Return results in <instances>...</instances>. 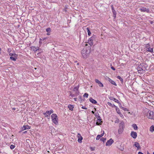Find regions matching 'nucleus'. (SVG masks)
I'll return each mask as SVG.
<instances>
[{"mask_svg": "<svg viewBox=\"0 0 154 154\" xmlns=\"http://www.w3.org/2000/svg\"><path fill=\"white\" fill-rule=\"evenodd\" d=\"M148 67L147 64L144 63H142L139 65L137 68V71L140 73H144Z\"/></svg>", "mask_w": 154, "mask_h": 154, "instance_id": "1", "label": "nucleus"}, {"mask_svg": "<svg viewBox=\"0 0 154 154\" xmlns=\"http://www.w3.org/2000/svg\"><path fill=\"white\" fill-rule=\"evenodd\" d=\"M91 47H88L86 49H83L82 50L81 53L84 58H86L91 52Z\"/></svg>", "mask_w": 154, "mask_h": 154, "instance_id": "2", "label": "nucleus"}, {"mask_svg": "<svg viewBox=\"0 0 154 154\" xmlns=\"http://www.w3.org/2000/svg\"><path fill=\"white\" fill-rule=\"evenodd\" d=\"M125 128V123L123 121H120L119 126V128L118 130V133L119 134H121L124 130Z\"/></svg>", "mask_w": 154, "mask_h": 154, "instance_id": "3", "label": "nucleus"}, {"mask_svg": "<svg viewBox=\"0 0 154 154\" xmlns=\"http://www.w3.org/2000/svg\"><path fill=\"white\" fill-rule=\"evenodd\" d=\"M96 36L95 35H93L88 40V43L91 46L92 45L93 42L96 41Z\"/></svg>", "mask_w": 154, "mask_h": 154, "instance_id": "4", "label": "nucleus"}, {"mask_svg": "<svg viewBox=\"0 0 154 154\" xmlns=\"http://www.w3.org/2000/svg\"><path fill=\"white\" fill-rule=\"evenodd\" d=\"M52 120L53 123L56 125H57L58 123V119L57 116L56 114H53L51 116Z\"/></svg>", "mask_w": 154, "mask_h": 154, "instance_id": "5", "label": "nucleus"}, {"mask_svg": "<svg viewBox=\"0 0 154 154\" xmlns=\"http://www.w3.org/2000/svg\"><path fill=\"white\" fill-rule=\"evenodd\" d=\"M146 116L148 118L154 119V113L153 111L150 110L148 111Z\"/></svg>", "mask_w": 154, "mask_h": 154, "instance_id": "6", "label": "nucleus"}, {"mask_svg": "<svg viewBox=\"0 0 154 154\" xmlns=\"http://www.w3.org/2000/svg\"><path fill=\"white\" fill-rule=\"evenodd\" d=\"M139 10L141 12H146L149 13L150 12V10L148 8L144 7H141L139 8Z\"/></svg>", "mask_w": 154, "mask_h": 154, "instance_id": "7", "label": "nucleus"}, {"mask_svg": "<svg viewBox=\"0 0 154 154\" xmlns=\"http://www.w3.org/2000/svg\"><path fill=\"white\" fill-rule=\"evenodd\" d=\"M31 127L28 125H24L21 128V130L19 132V133H20V132L23 131L24 130L28 129H29Z\"/></svg>", "mask_w": 154, "mask_h": 154, "instance_id": "8", "label": "nucleus"}, {"mask_svg": "<svg viewBox=\"0 0 154 154\" xmlns=\"http://www.w3.org/2000/svg\"><path fill=\"white\" fill-rule=\"evenodd\" d=\"M114 141L112 138H110L109 140H108L106 143V146H110L113 143Z\"/></svg>", "mask_w": 154, "mask_h": 154, "instance_id": "9", "label": "nucleus"}, {"mask_svg": "<svg viewBox=\"0 0 154 154\" xmlns=\"http://www.w3.org/2000/svg\"><path fill=\"white\" fill-rule=\"evenodd\" d=\"M131 136L134 139H135L137 137V133L136 132L131 131Z\"/></svg>", "mask_w": 154, "mask_h": 154, "instance_id": "10", "label": "nucleus"}, {"mask_svg": "<svg viewBox=\"0 0 154 154\" xmlns=\"http://www.w3.org/2000/svg\"><path fill=\"white\" fill-rule=\"evenodd\" d=\"M77 137L78 138V141L79 143H81L82 142V140L83 139V138L80 133H78V134Z\"/></svg>", "mask_w": 154, "mask_h": 154, "instance_id": "11", "label": "nucleus"}, {"mask_svg": "<svg viewBox=\"0 0 154 154\" xmlns=\"http://www.w3.org/2000/svg\"><path fill=\"white\" fill-rule=\"evenodd\" d=\"M134 146L136 148H137V149L138 150L140 149L141 147L139 144V143L137 142H135L134 143Z\"/></svg>", "mask_w": 154, "mask_h": 154, "instance_id": "12", "label": "nucleus"}, {"mask_svg": "<svg viewBox=\"0 0 154 154\" xmlns=\"http://www.w3.org/2000/svg\"><path fill=\"white\" fill-rule=\"evenodd\" d=\"M108 80L109 81V82L112 84L115 85V86H117V85L116 83L113 80L109 78H108Z\"/></svg>", "mask_w": 154, "mask_h": 154, "instance_id": "13", "label": "nucleus"}, {"mask_svg": "<svg viewBox=\"0 0 154 154\" xmlns=\"http://www.w3.org/2000/svg\"><path fill=\"white\" fill-rule=\"evenodd\" d=\"M109 99L111 100L114 101L115 102L117 103H119V101L118 100L112 97H109Z\"/></svg>", "mask_w": 154, "mask_h": 154, "instance_id": "14", "label": "nucleus"}, {"mask_svg": "<svg viewBox=\"0 0 154 154\" xmlns=\"http://www.w3.org/2000/svg\"><path fill=\"white\" fill-rule=\"evenodd\" d=\"M102 122V121H101V119H98L97 120V121L96 123V124L97 125H101V123Z\"/></svg>", "mask_w": 154, "mask_h": 154, "instance_id": "15", "label": "nucleus"}, {"mask_svg": "<svg viewBox=\"0 0 154 154\" xmlns=\"http://www.w3.org/2000/svg\"><path fill=\"white\" fill-rule=\"evenodd\" d=\"M89 100H90V102H91L92 103H93L94 104H96L97 103V101L96 100L92 98H90L89 99Z\"/></svg>", "mask_w": 154, "mask_h": 154, "instance_id": "16", "label": "nucleus"}, {"mask_svg": "<svg viewBox=\"0 0 154 154\" xmlns=\"http://www.w3.org/2000/svg\"><path fill=\"white\" fill-rule=\"evenodd\" d=\"M43 114L45 117H47L51 115L49 111L48 110L46 111Z\"/></svg>", "mask_w": 154, "mask_h": 154, "instance_id": "17", "label": "nucleus"}, {"mask_svg": "<svg viewBox=\"0 0 154 154\" xmlns=\"http://www.w3.org/2000/svg\"><path fill=\"white\" fill-rule=\"evenodd\" d=\"M79 85H78L77 86L75 87L73 89V91L74 92L77 91H79Z\"/></svg>", "mask_w": 154, "mask_h": 154, "instance_id": "18", "label": "nucleus"}, {"mask_svg": "<svg viewBox=\"0 0 154 154\" xmlns=\"http://www.w3.org/2000/svg\"><path fill=\"white\" fill-rule=\"evenodd\" d=\"M68 107L69 108V109L71 111H72L73 110L74 106L73 105H71V104H69L68 105Z\"/></svg>", "mask_w": 154, "mask_h": 154, "instance_id": "19", "label": "nucleus"}, {"mask_svg": "<svg viewBox=\"0 0 154 154\" xmlns=\"http://www.w3.org/2000/svg\"><path fill=\"white\" fill-rule=\"evenodd\" d=\"M10 58L12 60L15 61L17 59V57H11Z\"/></svg>", "mask_w": 154, "mask_h": 154, "instance_id": "20", "label": "nucleus"}, {"mask_svg": "<svg viewBox=\"0 0 154 154\" xmlns=\"http://www.w3.org/2000/svg\"><path fill=\"white\" fill-rule=\"evenodd\" d=\"M31 48L34 51H36L38 49V48H36L35 47L33 46H31Z\"/></svg>", "mask_w": 154, "mask_h": 154, "instance_id": "21", "label": "nucleus"}, {"mask_svg": "<svg viewBox=\"0 0 154 154\" xmlns=\"http://www.w3.org/2000/svg\"><path fill=\"white\" fill-rule=\"evenodd\" d=\"M146 50L147 51L150 52H153V48H151L150 47L149 48H147L146 49Z\"/></svg>", "mask_w": 154, "mask_h": 154, "instance_id": "22", "label": "nucleus"}, {"mask_svg": "<svg viewBox=\"0 0 154 154\" xmlns=\"http://www.w3.org/2000/svg\"><path fill=\"white\" fill-rule=\"evenodd\" d=\"M132 126L135 130H136L137 129V126L136 124H133L132 125Z\"/></svg>", "mask_w": 154, "mask_h": 154, "instance_id": "23", "label": "nucleus"}, {"mask_svg": "<svg viewBox=\"0 0 154 154\" xmlns=\"http://www.w3.org/2000/svg\"><path fill=\"white\" fill-rule=\"evenodd\" d=\"M94 115L96 117L97 119H100V117L99 116V113H98V112H96L94 114Z\"/></svg>", "mask_w": 154, "mask_h": 154, "instance_id": "24", "label": "nucleus"}, {"mask_svg": "<svg viewBox=\"0 0 154 154\" xmlns=\"http://www.w3.org/2000/svg\"><path fill=\"white\" fill-rule=\"evenodd\" d=\"M9 55L11 57H17V55L16 54L10 53H9Z\"/></svg>", "mask_w": 154, "mask_h": 154, "instance_id": "25", "label": "nucleus"}, {"mask_svg": "<svg viewBox=\"0 0 154 154\" xmlns=\"http://www.w3.org/2000/svg\"><path fill=\"white\" fill-rule=\"evenodd\" d=\"M107 104L110 106L113 107H116V106L114 104H112L110 103H109V102H107Z\"/></svg>", "mask_w": 154, "mask_h": 154, "instance_id": "26", "label": "nucleus"}, {"mask_svg": "<svg viewBox=\"0 0 154 154\" xmlns=\"http://www.w3.org/2000/svg\"><path fill=\"white\" fill-rule=\"evenodd\" d=\"M117 78V79L120 80L122 83H123V80L122 77H121L120 76H118Z\"/></svg>", "mask_w": 154, "mask_h": 154, "instance_id": "27", "label": "nucleus"}, {"mask_svg": "<svg viewBox=\"0 0 154 154\" xmlns=\"http://www.w3.org/2000/svg\"><path fill=\"white\" fill-rule=\"evenodd\" d=\"M150 131L151 132H153L154 131V126L153 125L151 126L150 128Z\"/></svg>", "mask_w": 154, "mask_h": 154, "instance_id": "28", "label": "nucleus"}, {"mask_svg": "<svg viewBox=\"0 0 154 154\" xmlns=\"http://www.w3.org/2000/svg\"><path fill=\"white\" fill-rule=\"evenodd\" d=\"M115 108H116V112L118 114H119V113H121V112H120L119 109V108H118V107L117 106H116Z\"/></svg>", "mask_w": 154, "mask_h": 154, "instance_id": "29", "label": "nucleus"}, {"mask_svg": "<svg viewBox=\"0 0 154 154\" xmlns=\"http://www.w3.org/2000/svg\"><path fill=\"white\" fill-rule=\"evenodd\" d=\"M112 11L113 14V16L115 18L116 17V11L115 10H113Z\"/></svg>", "mask_w": 154, "mask_h": 154, "instance_id": "30", "label": "nucleus"}, {"mask_svg": "<svg viewBox=\"0 0 154 154\" xmlns=\"http://www.w3.org/2000/svg\"><path fill=\"white\" fill-rule=\"evenodd\" d=\"M87 32H88V35L89 36L91 34V32L90 31L89 28L88 27H87Z\"/></svg>", "mask_w": 154, "mask_h": 154, "instance_id": "31", "label": "nucleus"}, {"mask_svg": "<svg viewBox=\"0 0 154 154\" xmlns=\"http://www.w3.org/2000/svg\"><path fill=\"white\" fill-rule=\"evenodd\" d=\"M69 96L72 97H76V95L74 94H72L71 92L70 93V95Z\"/></svg>", "mask_w": 154, "mask_h": 154, "instance_id": "32", "label": "nucleus"}, {"mask_svg": "<svg viewBox=\"0 0 154 154\" xmlns=\"http://www.w3.org/2000/svg\"><path fill=\"white\" fill-rule=\"evenodd\" d=\"M121 109H122L124 111H128V109L126 108L123 107H122V106Z\"/></svg>", "mask_w": 154, "mask_h": 154, "instance_id": "33", "label": "nucleus"}, {"mask_svg": "<svg viewBox=\"0 0 154 154\" xmlns=\"http://www.w3.org/2000/svg\"><path fill=\"white\" fill-rule=\"evenodd\" d=\"M98 85L100 87H103V84L101 82L98 84Z\"/></svg>", "mask_w": 154, "mask_h": 154, "instance_id": "34", "label": "nucleus"}, {"mask_svg": "<svg viewBox=\"0 0 154 154\" xmlns=\"http://www.w3.org/2000/svg\"><path fill=\"white\" fill-rule=\"evenodd\" d=\"M101 134H100V135L101 136V137H102L103 136V135H104V131L102 130L101 131Z\"/></svg>", "mask_w": 154, "mask_h": 154, "instance_id": "35", "label": "nucleus"}, {"mask_svg": "<svg viewBox=\"0 0 154 154\" xmlns=\"http://www.w3.org/2000/svg\"><path fill=\"white\" fill-rule=\"evenodd\" d=\"M145 47L146 48V49L150 47V45L149 43H148V44H147L145 45Z\"/></svg>", "mask_w": 154, "mask_h": 154, "instance_id": "36", "label": "nucleus"}, {"mask_svg": "<svg viewBox=\"0 0 154 154\" xmlns=\"http://www.w3.org/2000/svg\"><path fill=\"white\" fill-rule=\"evenodd\" d=\"M100 140L103 142H105L106 140V138L103 137H102L100 139Z\"/></svg>", "mask_w": 154, "mask_h": 154, "instance_id": "37", "label": "nucleus"}, {"mask_svg": "<svg viewBox=\"0 0 154 154\" xmlns=\"http://www.w3.org/2000/svg\"><path fill=\"white\" fill-rule=\"evenodd\" d=\"M51 28L49 27L47 28L46 29V31L47 32H50L51 31Z\"/></svg>", "mask_w": 154, "mask_h": 154, "instance_id": "38", "label": "nucleus"}, {"mask_svg": "<svg viewBox=\"0 0 154 154\" xmlns=\"http://www.w3.org/2000/svg\"><path fill=\"white\" fill-rule=\"evenodd\" d=\"M88 96V93H85L83 95V97H87V98Z\"/></svg>", "mask_w": 154, "mask_h": 154, "instance_id": "39", "label": "nucleus"}, {"mask_svg": "<svg viewBox=\"0 0 154 154\" xmlns=\"http://www.w3.org/2000/svg\"><path fill=\"white\" fill-rule=\"evenodd\" d=\"M100 137H101L100 136V134L98 135L96 137V140H99Z\"/></svg>", "mask_w": 154, "mask_h": 154, "instance_id": "40", "label": "nucleus"}, {"mask_svg": "<svg viewBox=\"0 0 154 154\" xmlns=\"http://www.w3.org/2000/svg\"><path fill=\"white\" fill-rule=\"evenodd\" d=\"M75 94L76 95V96H77L79 94V91H77L75 92Z\"/></svg>", "mask_w": 154, "mask_h": 154, "instance_id": "41", "label": "nucleus"}, {"mask_svg": "<svg viewBox=\"0 0 154 154\" xmlns=\"http://www.w3.org/2000/svg\"><path fill=\"white\" fill-rule=\"evenodd\" d=\"M15 147V146L14 145L12 144L10 146V148L11 149H13Z\"/></svg>", "mask_w": 154, "mask_h": 154, "instance_id": "42", "label": "nucleus"}, {"mask_svg": "<svg viewBox=\"0 0 154 154\" xmlns=\"http://www.w3.org/2000/svg\"><path fill=\"white\" fill-rule=\"evenodd\" d=\"M11 51V49L10 48L8 49L7 51L9 53V54L11 53L10 52Z\"/></svg>", "mask_w": 154, "mask_h": 154, "instance_id": "43", "label": "nucleus"}, {"mask_svg": "<svg viewBox=\"0 0 154 154\" xmlns=\"http://www.w3.org/2000/svg\"><path fill=\"white\" fill-rule=\"evenodd\" d=\"M95 82L96 83H97L98 84H99L100 82V81H99L98 79H96L95 80Z\"/></svg>", "mask_w": 154, "mask_h": 154, "instance_id": "44", "label": "nucleus"}, {"mask_svg": "<svg viewBox=\"0 0 154 154\" xmlns=\"http://www.w3.org/2000/svg\"><path fill=\"white\" fill-rule=\"evenodd\" d=\"M119 115L122 118H123V115L121 113H119Z\"/></svg>", "mask_w": 154, "mask_h": 154, "instance_id": "45", "label": "nucleus"}, {"mask_svg": "<svg viewBox=\"0 0 154 154\" xmlns=\"http://www.w3.org/2000/svg\"><path fill=\"white\" fill-rule=\"evenodd\" d=\"M50 114H51V113H53L54 112V111L53 110L51 109V110L49 111Z\"/></svg>", "mask_w": 154, "mask_h": 154, "instance_id": "46", "label": "nucleus"}, {"mask_svg": "<svg viewBox=\"0 0 154 154\" xmlns=\"http://www.w3.org/2000/svg\"><path fill=\"white\" fill-rule=\"evenodd\" d=\"M82 109H87V108H86V107H85V106H82Z\"/></svg>", "mask_w": 154, "mask_h": 154, "instance_id": "47", "label": "nucleus"}, {"mask_svg": "<svg viewBox=\"0 0 154 154\" xmlns=\"http://www.w3.org/2000/svg\"><path fill=\"white\" fill-rule=\"evenodd\" d=\"M119 120L118 119H117L115 121V123H118L119 122Z\"/></svg>", "mask_w": 154, "mask_h": 154, "instance_id": "48", "label": "nucleus"}, {"mask_svg": "<svg viewBox=\"0 0 154 154\" xmlns=\"http://www.w3.org/2000/svg\"><path fill=\"white\" fill-rule=\"evenodd\" d=\"M111 68L113 70H115V69L113 66H111Z\"/></svg>", "mask_w": 154, "mask_h": 154, "instance_id": "49", "label": "nucleus"}, {"mask_svg": "<svg viewBox=\"0 0 154 154\" xmlns=\"http://www.w3.org/2000/svg\"><path fill=\"white\" fill-rule=\"evenodd\" d=\"M111 6V8H112V11H113V10H114V9L113 6V5H112Z\"/></svg>", "mask_w": 154, "mask_h": 154, "instance_id": "50", "label": "nucleus"}, {"mask_svg": "<svg viewBox=\"0 0 154 154\" xmlns=\"http://www.w3.org/2000/svg\"><path fill=\"white\" fill-rule=\"evenodd\" d=\"M138 154H143L142 152H138Z\"/></svg>", "mask_w": 154, "mask_h": 154, "instance_id": "51", "label": "nucleus"}, {"mask_svg": "<svg viewBox=\"0 0 154 154\" xmlns=\"http://www.w3.org/2000/svg\"><path fill=\"white\" fill-rule=\"evenodd\" d=\"M119 106L120 107V108H121V107L122 106V104H121V103H119Z\"/></svg>", "mask_w": 154, "mask_h": 154, "instance_id": "52", "label": "nucleus"}, {"mask_svg": "<svg viewBox=\"0 0 154 154\" xmlns=\"http://www.w3.org/2000/svg\"><path fill=\"white\" fill-rule=\"evenodd\" d=\"M74 99L75 101H77V98H74Z\"/></svg>", "mask_w": 154, "mask_h": 154, "instance_id": "53", "label": "nucleus"}, {"mask_svg": "<svg viewBox=\"0 0 154 154\" xmlns=\"http://www.w3.org/2000/svg\"><path fill=\"white\" fill-rule=\"evenodd\" d=\"M47 35H50V32H48V33L47 34Z\"/></svg>", "mask_w": 154, "mask_h": 154, "instance_id": "54", "label": "nucleus"}, {"mask_svg": "<svg viewBox=\"0 0 154 154\" xmlns=\"http://www.w3.org/2000/svg\"><path fill=\"white\" fill-rule=\"evenodd\" d=\"M27 132V131H24V132H23V134H25V133H26Z\"/></svg>", "mask_w": 154, "mask_h": 154, "instance_id": "55", "label": "nucleus"}, {"mask_svg": "<svg viewBox=\"0 0 154 154\" xmlns=\"http://www.w3.org/2000/svg\"><path fill=\"white\" fill-rule=\"evenodd\" d=\"M79 98L80 99H82V97L81 96H79Z\"/></svg>", "mask_w": 154, "mask_h": 154, "instance_id": "56", "label": "nucleus"}, {"mask_svg": "<svg viewBox=\"0 0 154 154\" xmlns=\"http://www.w3.org/2000/svg\"><path fill=\"white\" fill-rule=\"evenodd\" d=\"M91 112H92L93 114H94V111H91Z\"/></svg>", "mask_w": 154, "mask_h": 154, "instance_id": "57", "label": "nucleus"}, {"mask_svg": "<svg viewBox=\"0 0 154 154\" xmlns=\"http://www.w3.org/2000/svg\"><path fill=\"white\" fill-rule=\"evenodd\" d=\"M12 109H13V110H15L16 109H15V108H13Z\"/></svg>", "mask_w": 154, "mask_h": 154, "instance_id": "58", "label": "nucleus"}, {"mask_svg": "<svg viewBox=\"0 0 154 154\" xmlns=\"http://www.w3.org/2000/svg\"><path fill=\"white\" fill-rule=\"evenodd\" d=\"M46 39V38H43V40H45Z\"/></svg>", "mask_w": 154, "mask_h": 154, "instance_id": "59", "label": "nucleus"}, {"mask_svg": "<svg viewBox=\"0 0 154 154\" xmlns=\"http://www.w3.org/2000/svg\"><path fill=\"white\" fill-rule=\"evenodd\" d=\"M1 49L0 48V54H1Z\"/></svg>", "mask_w": 154, "mask_h": 154, "instance_id": "60", "label": "nucleus"}, {"mask_svg": "<svg viewBox=\"0 0 154 154\" xmlns=\"http://www.w3.org/2000/svg\"><path fill=\"white\" fill-rule=\"evenodd\" d=\"M80 100H81V102L82 101H83V99H82H82H80Z\"/></svg>", "mask_w": 154, "mask_h": 154, "instance_id": "61", "label": "nucleus"}, {"mask_svg": "<svg viewBox=\"0 0 154 154\" xmlns=\"http://www.w3.org/2000/svg\"><path fill=\"white\" fill-rule=\"evenodd\" d=\"M41 40H42V39H41V38H40V42H39V43H40V41H41Z\"/></svg>", "mask_w": 154, "mask_h": 154, "instance_id": "62", "label": "nucleus"}, {"mask_svg": "<svg viewBox=\"0 0 154 154\" xmlns=\"http://www.w3.org/2000/svg\"><path fill=\"white\" fill-rule=\"evenodd\" d=\"M153 154H154V152H153Z\"/></svg>", "mask_w": 154, "mask_h": 154, "instance_id": "63", "label": "nucleus"}, {"mask_svg": "<svg viewBox=\"0 0 154 154\" xmlns=\"http://www.w3.org/2000/svg\"><path fill=\"white\" fill-rule=\"evenodd\" d=\"M39 53H38V54H37L38 55Z\"/></svg>", "mask_w": 154, "mask_h": 154, "instance_id": "64", "label": "nucleus"}]
</instances>
